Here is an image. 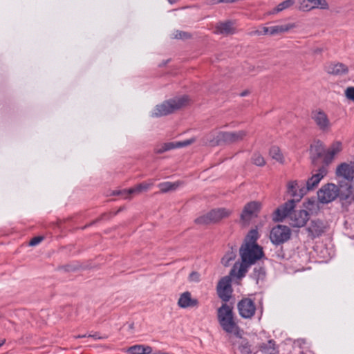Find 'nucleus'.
<instances>
[{"instance_id":"dca6fc26","label":"nucleus","mask_w":354,"mask_h":354,"mask_svg":"<svg viewBox=\"0 0 354 354\" xmlns=\"http://www.w3.org/2000/svg\"><path fill=\"white\" fill-rule=\"evenodd\" d=\"M328 169L325 166L318 168L306 181L307 190H311L318 186L321 180L327 175Z\"/></svg>"},{"instance_id":"2f4dec72","label":"nucleus","mask_w":354,"mask_h":354,"mask_svg":"<svg viewBox=\"0 0 354 354\" xmlns=\"http://www.w3.org/2000/svg\"><path fill=\"white\" fill-rule=\"evenodd\" d=\"M342 196L345 199L352 198L354 199V194L353 191V186L349 184L346 186V192L341 193Z\"/></svg>"},{"instance_id":"c85d7f7f","label":"nucleus","mask_w":354,"mask_h":354,"mask_svg":"<svg viewBox=\"0 0 354 354\" xmlns=\"http://www.w3.org/2000/svg\"><path fill=\"white\" fill-rule=\"evenodd\" d=\"M238 348L242 354H252L255 353V351L251 348L248 342L244 339L241 340Z\"/></svg>"},{"instance_id":"393cba45","label":"nucleus","mask_w":354,"mask_h":354,"mask_svg":"<svg viewBox=\"0 0 354 354\" xmlns=\"http://www.w3.org/2000/svg\"><path fill=\"white\" fill-rule=\"evenodd\" d=\"M324 151V145L320 140L315 141L309 147V153L314 158L320 156Z\"/></svg>"},{"instance_id":"c03bdc74","label":"nucleus","mask_w":354,"mask_h":354,"mask_svg":"<svg viewBox=\"0 0 354 354\" xmlns=\"http://www.w3.org/2000/svg\"><path fill=\"white\" fill-rule=\"evenodd\" d=\"M5 343V340H2L1 342H0V347Z\"/></svg>"},{"instance_id":"20e7f679","label":"nucleus","mask_w":354,"mask_h":354,"mask_svg":"<svg viewBox=\"0 0 354 354\" xmlns=\"http://www.w3.org/2000/svg\"><path fill=\"white\" fill-rule=\"evenodd\" d=\"M263 205V202L257 200H252L245 203L239 215L240 224L243 227L249 226L252 220L259 216Z\"/></svg>"},{"instance_id":"c756f323","label":"nucleus","mask_w":354,"mask_h":354,"mask_svg":"<svg viewBox=\"0 0 354 354\" xmlns=\"http://www.w3.org/2000/svg\"><path fill=\"white\" fill-rule=\"evenodd\" d=\"M149 187L150 185L149 184H141L136 186L134 188H131L128 190L124 191V193H127L129 194H140L142 192L147 191L149 188Z\"/></svg>"},{"instance_id":"f03ea898","label":"nucleus","mask_w":354,"mask_h":354,"mask_svg":"<svg viewBox=\"0 0 354 354\" xmlns=\"http://www.w3.org/2000/svg\"><path fill=\"white\" fill-rule=\"evenodd\" d=\"M217 319L222 329L230 337L241 338L242 330L234 319L233 309L227 304H223L217 310Z\"/></svg>"},{"instance_id":"a19ab883","label":"nucleus","mask_w":354,"mask_h":354,"mask_svg":"<svg viewBox=\"0 0 354 354\" xmlns=\"http://www.w3.org/2000/svg\"><path fill=\"white\" fill-rule=\"evenodd\" d=\"M185 35V33H183V35H181V33H180L178 37L179 38H183V37H184Z\"/></svg>"},{"instance_id":"ddd939ff","label":"nucleus","mask_w":354,"mask_h":354,"mask_svg":"<svg viewBox=\"0 0 354 354\" xmlns=\"http://www.w3.org/2000/svg\"><path fill=\"white\" fill-rule=\"evenodd\" d=\"M237 308L240 316L244 319H250L256 311L254 301L248 298H244L239 301Z\"/></svg>"},{"instance_id":"473e14b6","label":"nucleus","mask_w":354,"mask_h":354,"mask_svg":"<svg viewBox=\"0 0 354 354\" xmlns=\"http://www.w3.org/2000/svg\"><path fill=\"white\" fill-rule=\"evenodd\" d=\"M160 190L163 192L174 190L177 187V185L169 182L163 183L159 185Z\"/></svg>"},{"instance_id":"423d86ee","label":"nucleus","mask_w":354,"mask_h":354,"mask_svg":"<svg viewBox=\"0 0 354 354\" xmlns=\"http://www.w3.org/2000/svg\"><path fill=\"white\" fill-rule=\"evenodd\" d=\"M248 136V131L244 129L218 132L216 135L215 139L211 140L210 142L212 145H218L221 142L226 144L237 143L243 140Z\"/></svg>"},{"instance_id":"e433bc0d","label":"nucleus","mask_w":354,"mask_h":354,"mask_svg":"<svg viewBox=\"0 0 354 354\" xmlns=\"http://www.w3.org/2000/svg\"><path fill=\"white\" fill-rule=\"evenodd\" d=\"M190 279L192 281H196L199 279V276L197 273H192L191 275H190Z\"/></svg>"},{"instance_id":"79ce46f5","label":"nucleus","mask_w":354,"mask_h":354,"mask_svg":"<svg viewBox=\"0 0 354 354\" xmlns=\"http://www.w3.org/2000/svg\"><path fill=\"white\" fill-rule=\"evenodd\" d=\"M168 1H169V2L170 3H174V2H176L177 0H168Z\"/></svg>"},{"instance_id":"6ab92c4d","label":"nucleus","mask_w":354,"mask_h":354,"mask_svg":"<svg viewBox=\"0 0 354 354\" xmlns=\"http://www.w3.org/2000/svg\"><path fill=\"white\" fill-rule=\"evenodd\" d=\"M193 142V140H187L183 142H171L162 143L156 148V152L157 153H162L167 151H170L174 149L182 148L187 147Z\"/></svg>"},{"instance_id":"0eeeda50","label":"nucleus","mask_w":354,"mask_h":354,"mask_svg":"<svg viewBox=\"0 0 354 354\" xmlns=\"http://www.w3.org/2000/svg\"><path fill=\"white\" fill-rule=\"evenodd\" d=\"M311 119L317 128L322 132H328L332 123L327 113L322 109H316L311 113Z\"/></svg>"},{"instance_id":"a878e982","label":"nucleus","mask_w":354,"mask_h":354,"mask_svg":"<svg viewBox=\"0 0 354 354\" xmlns=\"http://www.w3.org/2000/svg\"><path fill=\"white\" fill-rule=\"evenodd\" d=\"M295 4V0H285L277 6L273 8L269 12V15H276L279 12H283L286 9L290 8Z\"/></svg>"},{"instance_id":"7c9ffc66","label":"nucleus","mask_w":354,"mask_h":354,"mask_svg":"<svg viewBox=\"0 0 354 354\" xmlns=\"http://www.w3.org/2000/svg\"><path fill=\"white\" fill-rule=\"evenodd\" d=\"M252 162L258 167H263L266 165V160L262 154L256 152L252 157Z\"/></svg>"},{"instance_id":"4c0bfd02","label":"nucleus","mask_w":354,"mask_h":354,"mask_svg":"<svg viewBox=\"0 0 354 354\" xmlns=\"http://www.w3.org/2000/svg\"><path fill=\"white\" fill-rule=\"evenodd\" d=\"M237 0H218V1H219V2H226V3H232V2H235Z\"/></svg>"},{"instance_id":"aec40b11","label":"nucleus","mask_w":354,"mask_h":354,"mask_svg":"<svg viewBox=\"0 0 354 354\" xmlns=\"http://www.w3.org/2000/svg\"><path fill=\"white\" fill-rule=\"evenodd\" d=\"M327 73L332 75H341L348 73V67L341 62H330L325 68Z\"/></svg>"},{"instance_id":"b1692460","label":"nucleus","mask_w":354,"mask_h":354,"mask_svg":"<svg viewBox=\"0 0 354 354\" xmlns=\"http://www.w3.org/2000/svg\"><path fill=\"white\" fill-rule=\"evenodd\" d=\"M268 154L272 160L278 163L281 165L286 164V158L279 147L272 146L268 151Z\"/></svg>"},{"instance_id":"58836bf2","label":"nucleus","mask_w":354,"mask_h":354,"mask_svg":"<svg viewBox=\"0 0 354 354\" xmlns=\"http://www.w3.org/2000/svg\"><path fill=\"white\" fill-rule=\"evenodd\" d=\"M88 337H92V338H93V339H100V337H97V335H88Z\"/></svg>"},{"instance_id":"1a4fd4ad","label":"nucleus","mask_w":354,"mask_h":354,"mask_svg":"<svg viewBox=\"0 0 354 354\" xmlns=\"http://www.w3.org/2000/svg\"><path fill=\"white\" fill-rule=\"evenodd\" d=\"M339 194L338 187L333 183H328L317 192L319 201L322 203H328L334 201Z\"/></svg>"},{"instance_id":"f704fd0d","label":"nucleus","mask_w":354,"mask_h":354,"mask_svg":"<svg viewBox=\"0 0 354 354\" xmlns=\"http://www.w3.org/2000/svg\"><path fill=\"white\" fill-rule=\"evenodd\" d=\"M234 258H235V255L232 254H230V256H228V257H227V256H226V257H224L222 259L221 262H222V263H223L225 266H229L230 262L232 260L234 259Z\"/></svg>"},{"instance_id":"ea45409f","label":"nucleus","mask_w":354,"mask_h":354,"mask_svg":"<svg viewBox=\"0 0 354 354\" xmlns=\"http://www.w3.org/2000/svg\"><path fill=\"white\" fill-rule=\"evenodd\" d=\"M153 354H170L169 353H164V352H159V353H153Z\"/></svg>"},{"instance_id":"cd10ccee","label":"nucleus","mask_w":354,"mask_h":354,"mask_svg":"<svg viewBox=\"0 0 354 354\" xmlns=\"http://www.w3.org/2000/svg\"><path fill=\"white\" fill-rule=\"evenodd\" d=\"M128 351L132 354H150L152 348L149 346L138 344L130 347Z\"/></svg>"},{"instance_id":"a18cd8bd","label":"nucleus","mask_w":354,"mask_h":354,"mask_svg":"<svg viewBox=\"0 0 354 354\" xmlns=\"http://www.w3.org/2000/svg\"><path fill=\"white\" fill-rule=\"evenodd\" d=\"M130 328H133V324H131V325H130Z\"/></svg>"},{"instance_id":"f8f14e48","label":"nucleus","mask_w":354,"mask_h":354,"mask_svg":"<svg viewBox=\"0 0 354 354\" xmlns=\"http://www.w3.org/2000/svg\"><path fill=\"white\" fill-rule=\"evenodd\" d=\"M330 8L327 0H301L299 4V10L302 12H310L313 10H328Z\"/></svg>"},{"instance_id":"f257e3e1","label":"nucleus","mask_w":354,"mask_h":354,"mask_svg":"<svg viewBox=\"0 0 354 354\" xmlns=\"http://www.w3.org/2000/svg\"><path fill=\"white\" fill-rule=\"evenodd\" d=\"M259 236L257 229L249 231L245 236L244 243L240 249L241 262L234 265L230 272V276L239 279L243 277L248 268L263 257L262 248L257 243Z\"/></svg>"},{"instance_id":"39448f33","label":"nucleus","mask_w":354,"mask_h":354,"mask_svg":"<svg viewBox=\"0 0 354 354\" xmlns=\"http://www.w3.org/2000/svg\"><path fill=\"white\" fill-rule=\"evenodd\" d=\"M232 214V210L227 207H218L211 209L196 219L198 224L217 223L224 218H228Z\"/></svg>"},{"instance_id":"2eb2a0df","label":"nucleus","mask_w":354,"mask_h":354,"mask_svg":"<svg viewBox=\"0 0 354 354\" xmlns=\"http://www.w3.org/2000/svg\"><path fill=\"white\" fill-rule=\"evenodd\" d=\"M217 293L218 297L223 301H227L230 299L232 288L231 286V277L225 276L221 279L217 285Z\"/></svg>"},{"instance_id":"bb28decb","label":"nucleus","mask_w":354,"mask_h":354,"mask_svg":"<svg viewBox=\"0 0 354 354\" xmlns=\"http://www.w3.org/2000/svg\"><path fill=\"white\" fill-rule=\"evenodd\" d=\"M260 351L263 354H278L279 351L272 340H268L260 346Z\"/></svg>"},{"instance_id":"f3484780","label":"nucleus","mask_w":354,"mask_h":354,"mask_svg":"<svg viewBox=\"0 0 354 354\" xmlns=\"http://www.w3.org/2000/svg\"><path fill=\"white\" fill-rule=\"evenodd\" d=\"M286 188L288 195L295 198L297 201H299L305 195V189L303 187V183L297 180L288 181Z\"/></svg>"},{"instance_id":"72a5a7b5","label":"nucleus","mask_w":354,"mask_h":354,"mask_svg":"<svg viewBox=\"0 0 354 354\" xmlns=\"http://www.w3.org/2000/svg\"><path fill=\"white\" fill-rule=\"evenodd\" d=\"M346 98L354 102V86H348L344 91Z\"/></svg>"},{"instance_id":"6e6552de","label":"nucleus","mask_w":354,"mask_h":354,"mask_svg":"<svg viewBox=\"0 0 354 354\" xmlns=\"http://www.w3.org/2000/svg\"><path fill=\"white\" fill-rule=\"evenodd\" d=\"M291 235L290 228L286 225H278L274 227L270 233V239L274 245H279L287 241Z\"/></svg>"},{"instance_id":"9d476101","label":"nucleus","mask_w":354,"mask_h":354,"mask_svg":"<svg viewBox=\"0 0 354 354\" xmlns=\"http://www.w3.org/2000/svg\"><path fill=\"white\" fill-rule=\"evenodd\" d=\"M335 176L349 183L354 180V162H343L337 165Z\"/></svg>"},{"instance_id":"4468645a","label":"nucleus","mask_w":354,"mask_h":354,"mask_svg":"<svg viewBox=\"0 0 354 354\" xmlns=\"http://www.w3.org/2000/svg\"><path fill=\"white\" fill-rule=\"evenodd\" d=\"M295 207V200H289L283 205L279 207L276 210L273 212L272 214V220L274 222H280L282 221L284 218L288 216L292 211Z\"/></svg>"},{"instance_id":"5701e85b","label":"nucleus","mask_w":354,"mask_h":354,"mask_svg":"<svg viewBox=\"0 0 354 354\" xmlns=\"http://www.w3.org/2000/svg\"><path fill=\"white\" fill-rule=\"evenodd\" d=\"M216 32L222 35L232 34L235 32V28L231 21L220 22L216 26Z\"/></svg>"},{"instance_id":"a211bd4d","label":"nucleus","mask_w":354,"mask_h":354,"mask_svg":"<svg viewBox=\"0 0 354 354\" xmlns=\"http://www.w3.org/2000/svg\"><path fill=\"white\" fill-rule=\"evenodd\" d=\"M198 299L193 297L189 291H185L179 295L177 305L180 308L186 309L196 307Z\"/></svg>"},{"instance_id":"9b49d317","label":"nucleus","mask_w":354,"mask_h":354,"mask_svg":"<svg viewBox=\"0 0 354 354\" xmlns=\"http://www.w3.org/2000/svg\"><path fill=\"white\" fill-rule=\"evenodd\" d=\"M343 151V142L341 140H333L323 153V160L324 163L329 165Z\"/></svg>"},{"instance_id":"37998d69","label":"nucleus","mask_w":354,"mask_h":354,"mask_svg":"<svg viewBox=\"0 0 354 354\" xmlns=\"http://www.w3.org/2000/svg\"><path fill=\"white\" fill-rule=\"evenodd\" d=\"M86 337L85 335H78V336L76 337V338H81V337Z\"/></svg>"},{"instance_id":"4be33fe9","label":"nucleus","mask_w":354,"mask_h":354,"mask_svg":"<svg viewBox=\"0 0 354 354\" xmlns=\"http://www.w3.org/2000/svg\"><path fill=\"white\" fill-rule=\"evenodd\" d=\"M295 28V24L277 25L270 27L263 28V32L266 35H274L283 32H287Z\"/></svg>"},{"instance_id":"c9c22d12","label":"nucleus","mask_w":354,"mask_h":354,"mask_svg":"<svg viewBox=\"0 0 354 354\" xmlns=\"http://www.w3.org/2000/svg\"><path fill=\"white\" fill-rule=\"evenodd\" d=\"M42 240L43 238L41 236L35 237L30 241L29 245L30 246H35L37 244H39Z\"/></svg>"},{"instance_id":"412c9836","label":"nucleus","mask_w":354,"mask_h":354,"mask_svg":"<svg viewBox=\"0 0 354 354\" xmlns=\"http://www.w3.org/2000/svg\"><path fill=\"white\" fill-rule=\"evenodd\" d=\"M309 219L308 213L305 210L296 212L291 217V225L295 227H301L304 226Z\"/></svg>"},{"instance_id":"7ed1b4c3","label":"nucleus","mask_w":354,"mask_h":354,"mask_svg":"<svg viewBox=\"0 0 354 354\" xmlns=\"http://www.w3.org/2000/svg\"><path fill=\"white\" fill-rule=\"evenodd\" d=\"M190 99L187 95L176 97L156 106L151 111V115L154 117H161L170 114L188 105Z\"/></svg>"}]
</instances>
